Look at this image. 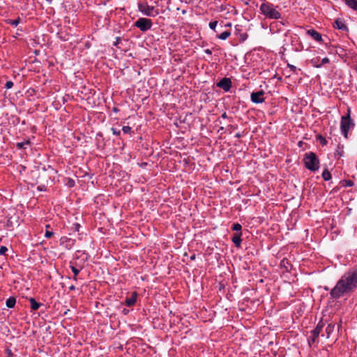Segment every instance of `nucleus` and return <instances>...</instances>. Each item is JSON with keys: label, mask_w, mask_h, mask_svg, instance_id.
<instances>
[{"label": "nucleus", "mask_w": 357, "mask_h": 357, "mask_svg": "<svg viewBox=\"0 0 357 357\" xmlns=\"http://www.w3.org/2000/svg\"><path fill=\"white\" fill-rule=\"evenodd\" d=\"M235 137H237V138H239V137H241V133H239V132H238V133H236V135H235Z\"/></svg>", "instance_id": "38"}, {"label": "nucleus", "mask_w": 357, "mask_h": 357, "mask_svg": "<svg viewBox=\"0 0 357 357\" xmlns=\"http://www.w3.org/2000/svg\"><path fill=\"white\" fill-rule=\"evenodd\" d=\"M319 334L313 331H311V335L308 337L307 342L310 347H311L313 344L317 342V340L319 337Z\"/></svg>", "instance_id": "12"}, {"label": "nucleus", "mask_w": 357, "mask_h": 357, "mask_svg": "<svg viewBox=\"0 0 357 357\" xmlns=\"http://www.w3.org/2000/svg\"><path fill=\"white\" fill-rule=\"evenodd\" d=\"M318 139L319 140L320 143L322 144L323 145H326L327 144L326 139L321 135L318 136Z\"/></svg>", "instance_id": "24"}, {"label": "nucleus", "mask_w": 357, "mask_h": 357, "mask_svg": "<svg viewBox=\"0 0 357 357\" xmlns=\"http://www.w3.org/2000/svg\"><path fill=\"white\" fill-rule=\"evenodd\" d=\"M342 182H344L345 184V186L351 187L354 185V182L351 180H344Z\"/></svg>", "instance_id": "25"}, {"label": "nucleus", "mask_w": 357, "mask_h": 357, "mask_svg": "<svg viewBox=\"0 0 357 357\" xmlns=\"http://www.w3.org/2000/svg\"><path fill=\"white\" fill-rule=\"evenodd\" d=\"M288 67L293 71H295L296 70V67L294 65L288 64Z\"/></svg>", "instance_id": "34"}, {"label": "nucleus", "mask_w": 357, "mask_h": 357, "mask_svg": "<svg viewBox=\"0 0 357 357\" xmlns=\"http://www.w3.org/2000/svg\"><path fill=\"white\" fill-rule=\"evenodd\" d=\"M8 249L5 246H1L0 248V255H5L6 252H7Z\"/></svg>", "instance_id": "30"}, {"label": "nucleus", "mask_w": 357, "mask_h": 357, "mask_svg": "<svg viewBox=\"0 0 357 357\" xmlns=\"http://www.w3.org/2000/svg\"><path fill=\"white\" fill-rule=\"evenodd\" d=\"M73 279H74L75 280H77V276H75V275H74V276H73Z\"/></svg>", "instance_id": "41"}, {"label": "nucleus", "mask_w": 357, "mask_h": 357, "mask_svg": "<svg viewBox=\"0 0 357 357\" xmlns=\"http://www.w3.org/2000/svg\"><path fill=\"white\" fill-rule=\"evenodd\" d=\"M303 162L307 169L314 172L319 169V160L313 152L306 153L304 155Z\"/></svg>", "instance_id": "3"}, {"label": "nucleus", "mask_w": 357, "mask_h": 357, "mask_svg": "<svg viewBox=\"0 0 357 357\" xmlns=\"http://www.w3.org/2000/svg\"><path fill=\"white\" fill-rule=\"evenodd\" d=\"M344 1L349 8L357 11V1L356 0H344Z\"/></svg>", "instance_id": "15"}, {"label": "nucleus", "mask_w": 357, "mask_h": 357, "mask_svg": "<svg viewBox=\"0 0 357 357\" xmlns=\"http://www.w3.org/2000/svg\"><path fill=\"white\" fill-rule=\"evenodd\" d=\"M30 307L32 310H38L39 307L41 305V303L37 302L34 298H31L29 300Z\"/></svg>", "instance_id": "14"}, {"label": "nucleus", "mask_w": 357, "mask_h": 357, "mask_svg": "<svg viewBox=\"0 0 357 357\" xmlns=\"http://www.w3.org/2000/svg\"><path fill=\"white\" fill-rule=\"evenodd\" d=\"M241 228H242L241 225L238 223L234 224L233 227H232V229L234 231H241Z\"/></svg>", "instance_id": "22"}, {"label": "nucleus", "mask_w": 357, "mask_h": 357, "mask_svg": "<svg viewBox=\"0 0 357 357\" xmlns=\"http://www.w3.org/2000/svg\"><path fill=\"white\" fill-rule=\"evenodd\" d=\"M120 40H121V38L119 37H117L116 38V42L114 43V45L116 46L119 44Z\"/></svg>", "instance_id": "35"}, {"label": "nucleus", "mask_w": 357, "mask_h": 357, "mask_svg": "<svg viewBox=\"0 0 357 357\" xmlns=\"http://www.w3.org/2000/svg\"><path fill=\"white\" fill-rule=\"evenodd\" d=\"M49 227H50V225H46V228L47 229V228H49Z\"/></svg>", "instance_id": "43"}, {"label": "nucleus", "mask_w": 357, "mask_h": 357, "mask_svg": "<svg viewBox=\"0 0 357 357\" xmlns=\"http://www.w3.org/2000/svg\"><path fill=\"white\" fill-rule=\"evenodd\" d=\"M69 289H70V290H74V289H75V286L71 285V286L69 287Z\"/></svg>", "instance_id": "39"}, {"label": "nucleus", "mask_w": 357, "mask_h": 357, "mask_svg": "<svg viewBox=\"0 0 357 357\" xmlns=\"http://www.w3.org/2000/svg\"><path fill=\"white\" fill-rule=\"evenodd\" d=\"M204 52H205L206 54H212L211 50H209V49H206V50H204Z\"/></svg>", "instance_id": "36"}, {"label": "nucleus", "mask_w": 357, "mask_h": 357, "mask_svg": "<svg viewBox=\"0 0 357 357\" xmlns=\"http://www.w3.org/2000/svg\"><path fill=\"white\" fill-rule=\"evenodd\" d=\"M29 144V141H26L25 142H19L17 144V146L20 149L25 148V145H28Z\"/></svg>", "instance_id": "23"}, {"label": "nucleus", "mask_w": 357, "mask_h": 357, "mask_svg": "<svg viewBox=\"0 0 357 357\" xmlns=\"http://www.w3.org/2000/svg\"><path fill=\"white\" fill-rule=\"evenodd\" d=\"M260 11L268 19L278 20L281 17V14L276 10L275 6L270 2H264L260 6Z\"/></svg>", "instance_id": "2"}, {"label": "nucleus", "mask_w": 357, "mask_h": 357, "mask_svg": "<svg viewBox=\"0 0 357 357\" xmlns=\"http://www.w3.org/2000/svg\"><path fill=\"white\" fill-rule=\"evenodd\" d=\"M135 26L142 31H146L151 28L152 22L150 19L141 17L135 22Z\"/></svg>", "instance_id": "6"}, {"label": "nucleus", "mask_w": 357, "mask_h": 357, "mask_svg": "<svg viewBox=\"0 0 357 357\" xmlns=\"http://www.w3.org/2000/svg\"><path fill=\"white\" fill-rule=\"evenodd\" d=\"M8 23L13 26H17L18 25V24L20 23V19L18 18L16 20H10L8 21Z\"/></svg>", "instance_id": "21"}, {"label": "nucleus", "mask_w": 357, "mask_h": 357, "mask_svg": "<svg viewBox=\"0 0 357 357\" xmlns=\"http://www.w3.org/2000/svg\"><path fill=\"white\" fill-rule=\"evenodd\" d=\"M264 92L261 90L251 93L250 98L254 103H261L264 101Z\"/></svg>", "instance_id": "7"}, {"label": "nucleus", "mask_w": 357, "mask_h": 357, "mask_svg": "<svg viewBox=\"0 0 357 357\" xmlns=\"http://www.w3.org/2000/svg\"><path fill=\"white\" fill-rule=\"evenodd\" d=\"M322 178L324 181H329L331 178V173L328 171V169H326L323 172Z\"/></svg>", "instance_id": "20"}, {"label": "nucleus", "mask_w": 357, "mask_h": 357, "mask_svg": "<svg viewBox=\"0 0 357 357\" xmlns=\"http://www.w3.org/2000/svg\"><path fill=\"white\" fill-rule=\"evenodd\" d=\"M73 183H74V181H72V182L70 183V186H71V185H73Z\"/></svg>", "instance_id": "42"}, {"label": "nucleus", "mask_w": 357, "mask_h": 357, "mask_svg": "<svg viewBox=\"0 0 357 357\" xmlns=\"http://www.w3.org/2000/svg\"><path fill=\"white\" fill-rule=\"evenodd\" d=\"M16 303V299L15 297H10L6 302V305L8 307L12 308Z\"/></svg>", "instance_id": "16"}, {"label": "nucleus", "mask_w": 357, "mask_h": 357, "mask_svg": "<svg viewBox=\"0 0 357 357\" xmlns=\"http://www.w3.org/2000/svg\"><path fill=\"white\" fill-rule=\"evenodd\" d=\"M322 319H323V318L321 317L320 321L317 324L316 328L314 330H312L313 331L317 332V333H318V334H320V333L322 331V328L324 327V324L322 322Z\"/></svg>", "instance_id": "18"}, {"label": "nucleus", "mask_w": 357, "mask_h": 357, "mask_svg": "<svg viewBox=\"0 0 357 357\" xmlns=\"http://www.w3.org/2000/svg\"><path fill=\"white\" fill-rule=\"evenodd\" d=\"M111 130H112V133L116 135H119L121 133L120 130H117L116 129H115L114 128H112Z\"/></svg>", "instance_id": "33"}, {"label": "nucleus", "mask_w": 357, "mask_h": 357, "mask_svg": "<svg viewBox=\"0 0 357 357\" xmlns=\"http://www.w3.org/2000/svg\"><path fill=\"white\" fill-rule=\"evenodd\" d=\"M307 34L317 42H321L322 40L321 35L314 29H309L307 31Z\"/></svg>", "instance_id": "11"}, {"label": "nucleus", "mask_w": 357, "mask_h": 357, "mask_svg": "<svg viewBox=\"0 0 357 357\" xmlns=\"http://www.w3.org/2000/svg\"><path fill=\"white\" fill-rule=\"evenodd\" d=\"M241 232L236 233L232 237V242L235 244L236 247H240L241 243Z\"/></svg>", "instance_id": "13"}, {"label": "nucleus", "mask_w": 357, "mask_h": 357, "mask_svg": "<svg viewBox=\"0 0 357 357\" xmlns=\"http://www.w3.org/2000/svg\"><path fill=\"white\" fill-rule=\"evenodd\" d=\"M220 130H224V128H223V127H221V128H220Z\"/></svg>", "instance_id": "44"}, {"label": "nucleus", "mask_w": 357, "mask_h": 357, "mask_svg": "<svg viewBox=\"0 0 357 357\" xmlns=\"http://www.w3.org/2000/svg\"><path fill=\"white\" fill-rule=\"evenodd\" d=\"M71 270H72L73 273H74V275H75V276H77L79 273V270L77 269V268H75V266H72Z\"/></svg>", "instance_id": "29"}, {"label": "nucleus", "mask_w": 357, "mask_h": 357, "mask_svg": "<svg viewBox=\"0 0 357 357\" xmlns=\"http://www.w3.org/2000/svg\"><path fill=\"white\" fill-rule=\"evenodd\" d=\"M357 287V270L349 271L337 282L331 290V295L334 298L342 296L344 293Z\"/></svg>", "instance_id": "1"}, {"label": "nucleus", "mask_w": 357, "mask_h": 357, "mask_svg": "<svg viewBox=\"0 0 357 357\" xmlns=\"http://www.w3.org/2000/svg\"><path fill=\"white\" fill-rule=\"evenodd\" d=\"M75 226H76V229H78V228L79 227V225L78 224H76Z\"/></svg>", "instance_id": "40"}, {"label": "nucleus", "mask_w": 357, "mask_h": 357, "mask_svg": "<svg viewBox=\"0 0 357 357\" xmlns=\"http://www.w3.org/2000/svg\"><path fill=\"white\" fill-rule=\"evenodd\" d=\"M231 35V32L225 31L220 34L218 35V38L220 40H226Z\"/></svg>", "instance_id": "19"}, {"label": "nucleus", "mask_w": 357, "mask_h": 357, "mask_svg": "<svg viewBox=\"0 0 357 357\" xmlns=\"http://www.w3.org/2000/svg\"><path fill=\"white\" fill-rule=\"evenodd\" d=\"M138 9L148 17H155L159 14L158 10L155 9L154 6L148 5L146 3H139Z\"/></svg>", "instance_id": "5"}, {"label": "nucleus", "mask_w": 357, "mask_h": 357, "mask_svg": "<svg viewBox=\"0 0 357 357\" xmlns=\"http://www.w3.org/2000/svg\"><path fill=\"white\" fill-rule=\"evenodd\" d=\"M13 86V83L11 81L6 82V83L5 84L6 88L8 89L12 88Z\"/></svg>", "instance_id": "31"}, {"label": "nucleus", "mask_w": 357, "mask_h": 357, "mask_svg": "<svg viewBox=\"0 0 357 357\" xmlns=\"http://www.w3.org/2000/svg\"><path fill=\"white\" fill-rule=\"evenodd\" d=\"M137 298V293L136 291H133L131 293L130 296L127 297L125 303L127 306H132L133 305L136 301Z\"/></svg>", "instance_id": "9"}, {"label": "nucleus", "mask_w": 357, "mask_h": 357, "mask_svg": "<svg viewBox=\"0 0 357 357\" xmlns=\"http://www.w3.org/2000/svg\"><path fill=\"white\" fill-rule=\"evenodd\" d=\"M122 131L124 133H129L131 131V128L130 126H126L122 128Z\"/></svg>", "instance_id": "27"}, {"label": "nucleus", "mask_w": 357, "mask_h": 357, "mask_svg": "<svg viewBox=\"0 0 357 357\" xmlns=\"http://www.w3.org/2000/svg\"><path fill=\"white\" fill-rule=\"evenodd\" d=\"M333 326H332L331 324H328L326 328V333H328V335L330 334V333L333 331Z\"/></svg>", "instance_id": "32"}, {"label": "nucleus", "mask_w": 357, "mask_h": 357, "mask_svg": "<svg viewBox=\"0 0 357 357\" xmlns=\"http://www.w3.org/2000/svg\"><path fill=\"white\" fill-rule=\"evenodd\" d=\"M221 117H222V119H227V118H228L227 114V113H226V112H224V113L222 114Z\"/></svg>", "instance_id": "37"}, {"label": "nucleus", "mask_w": 357, "mask_h": 357, "mask_svg": "<svg viewBox=\"0 0 357 357\" xmlns=\"http://www.w3.org/2000/svg\"><path fill=\"white\" fill-rule=\"evenodd\" d=\"M217 24H218V22H217V21L211 22L209 23V27H210L211 29H213V30H214V31H215V27H216V26H217Z\"/></svg>", "instance_id": "26"}, {"label": "nucleus", "mask_w": 357, "mask_h": 357, "mask_svg": "<svg viewBox=\"0 0 357 357\" xmlns=\"http://www.w3.org/2000/svg\"><path fill=\"white\" fill-rule=\"evenodd\" d=\"M217 86L225 91H229L231 87V81L229 78L224 77L217 83Z\"/></svg>", "instance_id": "8"}, {"label": "nucleus", "mask_w": 357, "mask_h": 357, "mask_svg": "<svg viewBox=\"0 0 357 357\" xmlns=\"http://www.w3.org/2000/svg\"><path fill=\"white\" fill-rule=\"evenodd\" d=\"M54 233L52 231H50L49 230H46L45 233V236L47 238L52 237L53 236Z\"/></svg>", "instance_id": "28"}, {"label": "nucleus", "mask_w": 357, "mask_h": 357, "mask_svg": "<svg viewBox=\"0 0 357 357\" xmlns=\"http://www.w3.org/2000/svg\"><path fill=\"white\" fill-rule=\"evenodd\" d=\"M333 26L335 29H337L339 30H342V31L347 30V27L346 24H344V21L341 19H337L334 22Z\"/></svg>", "instance_id": "10"}, {"label": "nucleus", "mask_w": 357, "mask_h": 357, "mask_svg": "<svg viewBox=\"0 0 357 357\" xmlns=\"http://www.w3.org/2000/svg\"><path fill=\"white\" fill-rule=\"evenodd\" d=\"M354 126V123L350 117V109H348L347 116H342L340 123L341 132L345 138L348 137L349 130Z\"/></svg>", "instance_id": "4"}, {"label": "nucleus", "mask_w": 357, "mask_h": 357, "mask_svg": "<svg viewBox=\"0 0 357 357\" xmlns=\"http://www.w3.org/2000/svg\"><path fill=\"white\" fill-rule=\"evenodd\" d=\"M311 62L312 63L313 66L316 68H320L323 64H325V63H327L329 62V59L327 57H325L322 60H321V63L320 64H317L315 61L314 59H312L311 61Z\"/></svg>", "instance_id": "17"}]
</instances>
